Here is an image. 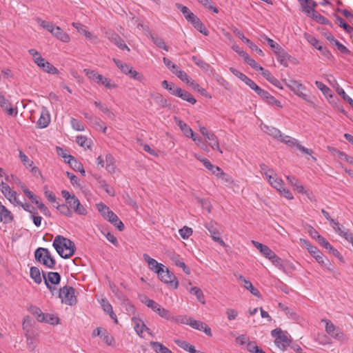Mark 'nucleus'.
<instances>
[{
  "mask_svg": "<svg viewBox=\"0 0 353 353\" xmlns=\"http://www.w3.org/2000/svg\"><path fill=\"white\" fill-rule=\"evenodd\" d=\"M261 170L266 181L273 188L280 192L282 196L293 199L292 196H290L291 193L285 187L282 179L278 176L273 169L263 165Z\"/></svg>",
  "mask_w": 353,
  "mask_h": 353,
  "instance_id": "obj_1",
  "label": "nucleus"
},
{
  "mask_svg": "<svg viewBox=\"0 0 353 353\" xmlns=\"http://www.w3.org/2000/svg\"><path fill=\"white\" fill-rule=\"evenodd\" d=\"M52 245L57 253L63 259L71 257L76 250L74 242L61 235L55 236Z\"/></svg>",
  "mask_w": 353,
  "mask_h": 353,
  "instance_id": "obj_2",
  "label": "nucleus"
},
{
  "mask_svg": "<svg viewBox=\"0 0 353 353\" xmlns=\"http://www.w3.org/2000/svg\"><path fill=\"white\" fill-rule=\"evenodd\" d=\"M28 53L31 55L33 62L43 72L52 74H57L59 73L58 69L46 60L36 49L32 48L28 50Z\"/></svg>",
  "mask_w": 353,
  "mask_h": 353,
  "instance_id": "obj_3",
  "label": "nucleus"
},
{
  "mask_svg": "<svg viewBox=\"0 0 353 353\" xmlns=\"http://www.w3.org/2000/svg\"><path fill=\"white\" fill-rule=\"evenodd\" d=\"M83 73L90 81L103 85L107 89L117 88V85L112 79L99 74L94 70L86 68L83 70Z\"/></svg>",
  "mask_w": 353,
  "mask_h": 353,
  "instance_id": "obj_4",
  "label": "nucleus"
},
{
  "mask_svg": "<svg viewBox=\"0 0 353 353\" xmlns=\"http://www.w3.org/2000/svg\"><path fill=\"white\" fill-rule=\"evenodd\" d=\"M97 208L99 212L101 213L102 216L112 223L115 227H117L119 231H123L124 229V225L119 220L117 214H115L110 208L103 204V203H99L97 204Z\"/></svg>",
  "mask_w": 353,
  "mask_h": 353,
  "instance_id": "obj_5",
  "label": "nucleus"
},
{
  "mask_svg": "<svg viewBox=\"0 0 353 353\" xmlns=\"http://www.w3.org/2000/svg\"><path fill=\"white\" fill-rule=\"evenodd\" d=\"M285 85L298 97L307 101L308 94L306 87L299 80H285Z\"/></svg>",
  "mask_w": 353,
  "mask_h": 353,
  "instance_id": "obj_6",
  "label": "nucleus"
},
{
  "mask_svg": "<svg viewBox=\"0 0 353 353\" xmlns=\"http://www.w3.org/2000/svg\"><path fill=\"white\" fill-rule=\"evenodd\" d=\"M34 257L38 262L47 268L53 269L55 266L56 261L52 257L50 251L47 248H37L34 252Z\"/></svg>",
  "mask_w": 353,
  "mask_h": 353,
  "instance_id": "obj_7",
  "label": "nucleus"
},
{
  "mask_svg": "<svg viewBox=\"0 0 353 353\" xmlns=\"http://www.w3.org/2000/svg\"><path fill=\"white\" fill-rule=\"evenodd\" d=\"M271 334L275 338L274 343L279 348L284 351L288 346H290L292 340L287 332H283L279 328L273 330Z\"/></svg>",
  "mask_w": 353,
  "mask_h": 353,
  "instance_id": "obj_8",
  "label": "nucleus"
},
{
  "mask_svg": "<svg viewBox=\"0 0 353 353\" xmlns=\"http://www.w3.org/2000/svg\"><path fill=\"white\" fill-rule=\"evenodd\" d=\"M114 62L123 74L129 75L132 79L137 80L143 83L145 81V77L144 75L138 72L131 65L118 59H114Z\"/></svg>",
  "mask_w": 353,
  "mask_h": 353,
  "instance_id": "obj_9",
  "label": "nucleus"
},
{
  "mask_svg": "<svg viewBox=\"0 0 353 353\" xmlns=\"http://www.w3.org/2000/svg\"><path fill=\"white\" fill-rule=\"evenodd\" d=\"M59 297L61 299L62 303L68 305H73L77 303L75 290L71 286L65 285L60 288Z\"/></svg>",
  "mask_w": 353,
  "mask_h": 353,
  "instance_id": "obj_10",
  "label": "nucleus"
},
{
  "mask_svg": "<svg viewBox=\"0 0 353 353\" xmlns=\"http://www.w3.org/2000/svg\"><path fill=\"white\" fill-rule=\"evenodd\" d=\"M160 280L165 283L174 284V288L178 287V281L174 274L169 271L164 265L161 269L156 271Z\"/></svg>",
  "mask_w": 353,
  "mask_h": 353,
  "instance_id": "obj_11",
  "label": "nucleus"
},
{
  "mask_svg": "<svg viewBox=\"0 0 353 353\" xmlns=\"http://www.w3.org/2000/svg\"><path fill=\"white\" fill-rule=\"evenodd\" d=\"M72 26L77 30V32L80 34L83 35L86 39L90 41L92 43H98L99 40L97 35H95L93 32L89 31L87 26L85 25L77 23V22H73L72 23Z\"/></svg>",
  "mask_w": 353,
  "mask_h": 353,
  "instance_id": "obj_12",
  "label": "nucleus"
},
{
  "mask_svg": "<svg viewBox=\"0 0 353 353\" xmlns=\"http://www.w3.org/2000/svg\"><path fill=\"white\" fill-rule=\"evenodd\" d=\"M53 207L61 214L70 215L72 213V200H50Z\"/></svg>",
  "mask_w": 353,
  "mask_h": 353,
  "instance_id": "obj_13",
  "label": "nucleus"
},
{
  "mask_svg": "<svg viewBox=\"0 0 353 353\" xmlns=\"http://www.w3.org/2000/svg\"><path fill=\"white\" fill-rule=\"evenodd\" d=\"M325 331L332 337L342 341L345 339L344 334L340 328L335 326L331 321H326Z\"/></svg>",
  "mask_w": 353,
  "mask_h": 353,
  "instance_id": "obj_14",
  "label": "nucleus"
},
{
  "mask_svg": "<svg viewBox=\"0 0 353 353\" xmlns=\"http://www.w3.org/2000/svg\"><path fill=\"white\" fill-rule=\"evenodd\" d=\"M205 228L214 241L219 243L221 246L224 247L225 245L224 241L219 236L220 232L216 223L213 222L208 223L205 224Z\"/></svg>",
  "mask_w": 353,
  "mask_h": 353,
  "instance_id": "obj_15",
  "label": "nucleus"
},
{
  "mask_svg": "<svg viewBox=\"0 0 353 353\" xmlns=\"http://www.w3.org/2000/svg\"><path fill=\"white\" fill-rule=\"evenodd\" d=\"M150 308H151L154 312H156L161 317L165 319L171 320L173 319V316L168 310L162 307L159 303H157L154 301L153 303H151Z\"/></svg>",
  "mask_w": 353,
  "mask_h": 353,
  "instance_id": "obj_16",
  "label": "nucleus"
},
{
  "mask_svg": "<svg viewBox=\"0 0 353 353\" xmlns=\"http://www.w3.org/2000/svg\"><path fill=\"white\" fill-rule=\"evenodd\" d=\"M185 19L190 22L195 28H196L201 33L208 35V32L201 23L200 19L194 13H190L187 15Z\"/></svg>",
  "mask_w": 353,
  "mask_h": 353,
  "instance_id": "obj_17",
  "label": "nucleus"
},
{
  "mask_svg": "<svg viewBox=\"0 0 353 353\" xmlns=\"http://www.w3.org/2000/svg\"><path fill=\"white\" fill-rule=\"evenodd\" d=\"M106 35L108 39L121 50H126L128 52L130 50L125 43L123 39L121 38L117 34L114 32H107Z\"/></svg>",
  "mask_w": 353,
  "mask_h": 353,
  "instance_id": "obj_18",
  "label": "nucleus"
},
{
  "mask_svg": "<svg viewBox=\"0 0 353 353\" xmlns=\"http://www.w3.org/2000/svg\"><path fill=\"white\" fill-rule=\"evenodd\" d=\"M42 274L46 285L50 284L57 285L61 281V276L58 272H50L46 274L44 272H43Z\"/></svg>",
  "mask_w": 353,
  "mask_h": 353,
  "instance_id": "obj_19",
  "label": "nucleus"
},
{
  "mask_svg": "<svg viewBox=\"0 0 353 353\" xmlns=\"http://www.w3.org/2000/svg\"><path fill=\"white\" fill-rule=\"evenodd\" d=\"M205 139L212 150H217L221 154L223 153V151L219 146L218 137L214 134V133L210 132L205 137Z\"/></svg>",
  "mask_w": 353,
  "mask_h": 353,
  "instance_id": "obj_20",
  "label": "nucleus"
},
{
  "mask_svg": "<svg viewBox=\"0 0 353 353\" xmlns=\"http://www.w3.org/2000/svg\"><path fill=\"white\" fill-rule=\"evenodd\" d=\"M190 326L192 328L204 332L208 336H211V329L208 325L202 321L191 319Z\"/></svg>",
  "mask_w": 353,
  "mask_h": 353,
  "instance_id": "obj_21",
  "label": "nucleus"
},
{
  "mask_svg": "<svg viewBox=\"0 0 353 353\" xmlns=\"http://www.w3.org/2000/svg\"><path fill=\"white\" fill-rule=\"evenodd\" d=\"M27 347L30 352H34L37 345L38 334L35 333H25Z\"/></svg>",
  "mask_w": 353,
  "mask_h": 353,
  "instance_id": "obj_22",
  "label": "nucleus"
},
{
  "mask_svg": "<svg viewBox=\"0 0 353 353\" xmlns=\"http://www.w3.org/2000/svg\"><path fill=\"white\" fill-rule=\"evenodd\" d=\"M181 99L186 101L191 104H195L196 103V100L193 97V96L189 93L188 91L181 89L179 87L178 90H176L175 95Z\"/></svg>",
  "mask_w": 353,
  "mask_h": 353,
  "instance_id": "obj_23",
  "label": "nucleus"
},
{
  "mask_svg": "<svg viewBox=\"0 0 353 353\" xmlns=\"http://www.w3.org/2000/svg\"><path fill=\"white\" fill-rule=\"evenodd\" d=\"M132 321L134 323V330L138 335L141 336L143 331H147L150 334H151L150 329L146 327V325L141 319H137L136 317H133L132 319Z\"/></svg>",
  "mask_w": 353,
  "mask_h": 353,
  "instance_id": "obj_24",
  "label": "nucleus"
},
{
  "mask_svg": "<svg viewBox=\"0 0 353 353\" xmlns=\"http://www.w3.org/2000/svg\"><path fill=\"white\" fill-rule=\"evenodd\" d=\"M52 35L57 39L64 43H69L70 41V35L63 31L59 26H56Z\"/></svg>",
  "mask_w": 353,
  "mask_h": 353,
  "instance_id": "obj_25",
  "label": "nucleus"
},
{
  "mask_svg": "<svg viewBox=\"0 0 353 353\" xmlns=\"http://www.w3.org/2000/svg\"><path fill=\"white\" fill-rule=\"evenodd\" d=\"M261 130L268 135L271 136L272 138L275 139H279V138L281 136V132L276 128L269 126L267 125H261Z\"/></svg>",
  "mask_w": 353,
  "mask_h": 353,
  "instance_id": "obj_26",
  "label": "nucleus"
},
{
  "mask_svg": "<svg viewBox=\"0 0 353 353\" xmlns=\"http://www.w3.org/2000/svg\"><path fill=\"white\" fill-rule=\"evenodd\" d=\"M261 74L265 78L267 81H268L270 83L279 88L280 90H283V87L282 86L280 81L274 77L268 70H261Z\"/></svg>",
  "mask_w": 353,
  "mask_h": 353,
  "instance_id": "obj_27",
  "label": "nucleus"
},
{
  "mask_svg": "<svg viewBox=\"0 0 353 353\" xmlns=\"http://www.w3.org/2000/svg\"><path fill=\"white\" fill-rule=\"evenodd\" d=\"M252 243L267 259L274 252L269 247L258 241L252 240Z\"/></svg>",
  "mask_w": 353,
  "mask_h": 353,
  "instance_id": "obj_28",
  "label": "nucleus"
},
{
  "mask_svg": "<svg viewBox=\"0 0 353 353\" xmlns=\"http://www.w3.org/2000/svg\"><path fill=\"white\" fill-rule=\"evenodd\" d=\"M68 163L74 170L75 171L80 172L83 176H85V172L83 166V164L78 161L74 157H67Z\"/></svg>",
  "mask_w": 353,
  "mask_h": 353,
  "instance_id": "obj_29",
  "label": "nucleus"
},
{
  "mask_svg": "<svg viewBox=\"0 0 353 353\" xmlns=\"http://www.w3.org/2000/svg\"><path fill=\"white\" fill-rule=\"evenodd\" d=\"M143 258L148 263L150 269L155 272L157 270L161 269V267H163V264L159 263L155 259L151 258L147 254H143Z\"/></svg>",
  "mask_w": 353,
  "mask_h": 353,
  "instance_id": "obj_30",
  "label": "nucleus"
},
{
  "mask_svg": "<svg viewBox=\"0 0 353 353\" xmlns=\"http://www.w3.org/2000/svg\"><path fill=\"white\" fill-rule=\"evenodd\" d=\"M174 119L176 121V124L178 125V126L179 127V128L181 129V130L183 132L185 137L189 138L190 136H193V130L187 123L176 117L174 118Z\"/></svg>",
  "mask_w": 353,
  "mask_h": 353,
  "instance_id": "obj_31",
  "label": "nucleus"
},
{
  "mask_svg": "<svg viewBox=\"0 0 353 353\" xmlns=\"http://www.w3.org/2000/svg\"><path fill=\"white\" fill-rule=\"evenodd\" d=\"M303 8V11L306 14H309L316 6V4L312 0H299Z\"/></svg>",
  "mask_w": 353,
  "mask_h": 353,
  "instance_id": "obj_32",
  "label": "nucleus"
},
{
  "mask_svg": "<svg viewBox=\"0 0 353 353\" xmlns=\"http://www.w3.org/2000/svg\"><path fill=\"white\" fill-rule=\"evenodd\" d=\"M278 140L291 148H295L298 145L299 142L296 139L283 133H281V136Z\"/></svg>",
  "mask_w": 353,
  "mask_h": 353,
  "instance_id": "obj_33",
  "label": "nucleus"
},
{
  "mask_svg": "<svg viewBox=\"0 0 353 353\" xmlns=\"http://www.w3.org/2000/svg\"><path fill=\"white\" fill-rule=\"evenodd\" d=\"M50 121V114L46 110H43L41 113L40 117L37 121V124L40 128H46L48 125Z\"/></svg>",
  "mask_w": 353,
  "mask_h": 353,
  "instance_id": "obj_34",
  "label": "nucleus"
},
{
  "mask_svg": "<svg viewBox=\"0 0 353 353\" xmlns=\"http://www.w3.org/2000/svg\"><path fill=\"white\" fill-rule=\"evenodd\" d=\"M321 245H322L323 248H325L326 250H328L329 252L332 254L334 256L337 258L341 257V254L339 252L335 249L332 245H330V243L324 238V239H320V243Z\"/></svg>",
  "mask_w": 353,
  "mask_h": 353,
  "instance_id": "obj_35",
  "label": "nucleus"
},
{
  "mask_svg": "<svg viewBox=\"0 0 353 353\" xmlns=\"http://www.w3.org/2000/svg\"><path fill=\"white\" fill-rule=\"evenodd\" d=\"M0 105L9 115L13 114L14 110L11 103L2 94H0Z\"/></svg>",
  "mask_w": 353,
  "mask_h": 353,
  "instance_id": "obj_36",
  "label": "nucleus"
},
{
  "mask_svg": "<svg viewBox=\"0 0 353 353\" xmlns=\"http://www.w3.org/2000/svg\"><path fill=\"white\" fill-rule=\"evenodd\" d=\"M310 12L307 15L313 19H314L316 22L321 24H330L329 20L316 12L314 9L312 11H310Z\"/></svg>",
  "mask_w": 353,
  "mask_h": 353,
  "instance_id": "obj_37",
  "label": "nucleus"
},
{
  "mask_svg": "<svg viewBox=\"0 0 353 353\" xmlns=\"http://www.w3.org/2000/svg\"><path fill=\"white\" fill-rule=\"evenodd\" d=\"M72 211L81 215H84L87 212L85 208L80 203L79 200H72Z\"/></svg>",
  "mask_w": 353,
  "mask_h": 353,
  "instance_id": "obj_38",
  "label": "nucleus"
},
{
  "mask_svg": "<svg viewBox=\"0 0 353 353\" xmlns=\"http://www.w3.org/2000/svg\"><path fill=\"white\" fill-rule=\"evenodd\" d=\"M309 252L315 258V259L319 263L323 265H327L324 260L322 253L319 250V249L316 247L314 246V248H312L311 250Z\"/></svg>",
  "mask_w": 353,
  "mask_h": 353,
  "instance_id": "obj_39",
  "label": "nucleus"
},
{
  "mask_svg": "<svg viewBox=\"0 0 353 353\" xmlns=\"http://www.w3.org/2000/svg\"><path fill=\"white\" fill-rule=\"evenodd\" d=\"M150 346L157 353H172L171 350L159 342H150Z\"/></svg>",
  "mask_w": 353,
  "mask_h": 353,
  "instance_id": "obj_40",
  "label": "nucleus"
},
{
  "mask_svg": "<svg viewBox=\"0 0 353 353\" xmlns=\"http://www.w3.org/2000/svg\"><path fill=\"white\" fill-rule=\"evenodd\" d=\"M327 39L330 40L331 43L337 46L338 50L343 54H350V50L342 43H341L339 41L334 39L333 36L327 37Z\"/></svg>",
  "mask_w": 353,
  "mask_h": 353,
  "instance_id": "obj_41",
  "label": "nucleus"
},
{
  "mask_svg": "<svg viewBox=\"0 0 353 353\" xmlns=\"http://www.w3.org/2000/svg\"><path fill=\"white\" fill-rule=\"evenodd\" d=\"M30 277L34 280V281L40 284L42 281V278L41 276L40 270L37 267H32L30 271Z\"/></svg>",
  "mask_w": 353,
  "mask_h": 353,
  "instance_id": "obj_42",
  "label": "nucleus"
},
{
  "mask_svg": "<svg viewBox=\"0 0 353 353\" xmlns=\"http://www.w3.org/2000/svg\"><path fill=\"white\" fill-rule=\"evenodd\" d=\"M41 322L50 323L51 325H57L59 323V318L52 314H43V318L41 319Z\"/></svg>",
  "mask_w": 353,
  "mask_h": 353,
  "instance_id": "obj_43",
  "label": "nucleus"
},
{
  "mask_svg": "<svg viewBox=\"0 0 353 353\" xmlns=\"http://www.w3.org/2000/svg\"><path fill=\"white\" fill-rule=\"evenodd\" d=\"M192 59L196 65L205 72H208L211 68L210 65L208 63L205 62L198 57L193 56Z\"/></svg>",
  "mask_w": 353,
  "mask_h": 353,
  "instance_id": "obj_44",
  "label": "nucleus"
},
{
  "mask_svg": "<svg viewBox=\"0 0 353 353\" xmlns=\"http://www.w3.org/2000/svg\"><path fill=\"white\" fill-rule=\"evenodd\" d=\"M99 185L101 188V191H104L107 193L105 196H114V190L112 189V187L108 185L105 181H99Z\"/></svg>",
  "mask_w": 353,
  "mask_h": 353,
  "instance_id": "obj_45",
  "label": "nucleus"
},
{
  "mask_svg": "<svg viewBox=\"0 0 353 353\" xmlns=\"http://www.w3.org/2000/svg\"><path fill=\"white\" fill-rule=\"evenodd\" d=\"M1 191L6 197H15V192H13L10 186L4 182L0 184Z\"/></svg>",
  "mask_w": 353,
  "mask_h": 353,
  "instance_id": "obj_46",
  "label": "nucleus"
},
{
  "mask_svg": "<svg viewBox=\"0 0 353 353\" xmlns=\"http://www.w3.org/2000/svg\"><path fill=\"white\" fill-rule=\"evenodd\" d=\"M28 310L30 313L35 316L38 321L41 322V319L43 318L44 313L42 312L40 308L35 305H31L28 307Z\"/></svg>",
  "mask_w": 353,
  "mask_h": 353,
  "instance_id": "obj_47",
  "label": "nucleus"
},
{
  "mask_svg": "<svg viewBox=\"0 0 353 353\" xmlns=\"http://www.w3.org/2000/svg\"><path fill=\"white\" fill-rule=\"evenodd\" d=\"M76 142L78 145L84 148H90L92 144V141L90 139H88L82 135L77 137Z\"/></svg>",
  "mask_w": 353,
  "mask_h": 353,
  "instance_id": "obj_48",
  "label": "nucleus"
},
{
  "mask_svg": "<svg viewBox=\"0 0 353 353\" xmlns=\"http://www.w3.org/2000/svg\"><path fill=\"white\" fill-rule=\"evenodd\" d=\"M315 85L325 97H332L331 90L323 83L319 81H316Z\"/></svg>",
  "mask_w": 353,
  "mask_h": 353,
  "instance_id": "obj_49",
  "label": "nucleus"
},
{
  "mask_svg": "<svg viewBox=\"0 0 353 353\" xmlns=\"http://www.w3.org/2000/svg\"><path fill=\"white\" fill-rule=\"evenodd\" d=\"M23 329L25 331V333H34L32 330V321L28 316L23 318Z\"/></svg>",
  "mask_w": 353,
  "mask_h": 353,
  "instance_id": "obj_50",
  "label": "nucleus"
},
{
  "mask_svg": "<svg viewBox=\"0 0 353 353\" xmlns=\"http://www.w3.org/2000/svg\"><path fill=\"white\" fill-rule=\"evenodd\" d=\"M19 157L27 169L32 167V165L34 164L33 161L30 159L21 150H19Z\"/></svg>",
  "mask_w": 353,
  "mask_h": 353,
  "instance_id": "obj_51",
  "label": "nucleus"
},
{
  "mask_svg": "<svg viewBox=\"0 0 353 353\" xmlns=\"http://www.w3.org/2000/svg\"><path fill=\"white\" fill-rule=\"evenodd\" d=\"M243 60L255 70L260 72L263 70V68L252 59L248 54L243 58Z\"/></svg>",
  "mask_w": 353,
  "mask_h": 353,
  "instance_id": "obj_52",
  "label": "nucleus"
},
{
  "mask_svg": "<svg viewBox=\"0 0 353 353\" xmlns=\"http://www.w3.org/2000/svg\"><path fill=\"white\" fill-rule=\"evenodd\" d=\"M150 38L159 48H163V50L168 51L169 48L166 46L165 43L161 38L152 34H150Z\"/></svg>",
  "mask_w": 353,
  "mask_h": 353,
  "instance_id": "obj_53",
  "label": "nucleus"
},
{
  "mask_svg": "<svg viewBox=\"0 0 353 353\" xmlns=\"http://www.w3.org/2000/svg\"><path fill=\"white\" fill-rule=\"evenodd\" d=\"M268 259L273 263V265L278 267L279 269L282 270L284 268L283 260L274 252H273L271 256H270Z\"/></svg>",
  "mask_w": 353,
  "mask_h": 353,
  "instance_id": "obj_54",
  "label": "nucleus"
},
{
  "mask_svg": "<svg viewBox=\"0 0 353 353\" xmlns=\"http://www.w3.org/2000/svg\"><path fill=\"white\" fill-rule=\"evenodd\" d=\"M190 292L194 294L199 302H201L202 304H205V301L204 296L201 289L196 287H192L190 288Z\"/></svg>",
  "mask_w": 353,
  "mask_h": 353,
  "instance_id": "obj_55",
  "label": "nucleus"
},
{
  "mask_svg": "<svg viewBox=\"0 0 353 353\" xmlns=\"http://www.w3.org/2000/svg\"><path fill=\"white\" fill-rule=\"evenodd\" d=\"M285 178L288 184L292 187L293 191H295L296 188L302 184L301 181L294 176L288 175Z\"/></svg>",
  "mask_w": 353,
  "mask_h": 353,
  "instance_id": "obj_56",
  "label": "nucleus"
},
{
  "mask_svg": "<svg viewBox=\"0 0 353 353\" xmlns=\"http://www.w3.org/2000/svg\"><path fill=\"white\" fill-rule=\"evenodd\" d=\"M172 259V261H174V264L176 266L182 268L183 272L185 274H190V268L188 266H186V265L179 259V256H173Z\"/></svg>",
  "mask_w": 353,
  "mask_h": 353,
  "instance_id": "obj_57",
  "label": "nucleus"
},
{
  "mask_svg": "<svg viewBox=\"0 0 353 353\" xmlns=\"http://www.w3.org/2000/svg\"><path fill=\"white\" fill-rule=\"evenodd\" d=\"M336 92L342 97V98L346 101L350 106L353 108V99L350 97L344 91V90L341 88L339 85H337L336 88Z\"/></svg>",
  "mask_w": 353,
  "mask_h": 353,
  "instance_id": "obj_58",
  "label": "nucleus"
},
{
  "mask_svg": "<svg viewBox=\"0 0 353 353\" xmlns=\"http://www.w3.org/2000/svg\"><path fill=\"white\" fill-rule=\"evenodd\" d=\"M243 286L245 288L248 290L253 295L257 297L260 296L259 291L252 285V283L250 281L243 279Z\"/></svg>",
  "mask_w": 353,
  "mask_h": 353,
  "instance_id": "obj_59",
  "label": "nucleus"
},
{
  "mask_svg": "<svg viewBox=\"0 0 353 353\" xmlns=\"http://www.w3.org/2000/svg\"><path fill=\"white\" fill-rule=\"evenodd\" d=\"M161 85L163 88L168 90L172 95H175L176 90L179 88L178 86L175 85L174 83H169L166 80L161 82Z\"/></svg>",
  "mask_w": 353,
  "mask_h": 353,
  "instance_id": "obj_60",
  "label": "nucleus"
},
{
  "mask_svg": "<svg viewBox=\"0 0 353 353\" xmlns=\"http://www.w3.org/2000/svg\"><path fill=\"white\" fill-rule=\"evenodd\" d=\"M294 192L299 194L301 196L307 198L313 196L312 192L309 189L304 187L303 184L300 185Z\"/></svg>",
  "mask_w": 353,
  "mask_h": 353,
  "instance_id": "obj_61",
  "label": "nucleus"
},
{
  "mask_svg": "<svg viewBox=\"0 0 353 353\" xmlns=\"http://www.w3.org/2000/svg\"><path fill=\"white\" fill-rule=\"evenodd\" d=\"M264 38L266 39L268 45L274 50L275 54H279L280 52H282V48L274 40L268 38L267 36H265Z\"/></svg>",
  "mask_w": 353,
  "mask_h": 353,
  "instance_id": "obj_62",
  "label": "nucleus"
},
{
  "mask_svg": "<svg viewBox=\"0 0 353 353\" xmlns=\"http://www.w3.org/2000/svg\"><path fill=\"white\" fill-rule=\"evenodd\" d=\"M305 38H306L307 41L311 45H312L314 48H316L317 50H322V44H321V43L319 40H317L315 37H314L312 35L307 34L305 36Z\"/></svg>",
  "mask_w": 353,
  "mask_h": 353,
  "instance_id": "obj_63",
  "label": "nucleus"
},
{
  "mask_svg": "<svg viewBox=\"0 0 353 353\" xmlns=\"http://www.w3.org/2000/svg\"><path fill=\"white\" fill-rule=\"evenodd\" d=\"M340 236L344 237L346 240L352 238V234L348 230L344 228L343 226H339L334 230Z\"/></svg>",
  "mask_w": 353,
  "mask_h": 353,
  "instance_id": "obj_64",
  "label": "nucleus"
}]
</instances>
